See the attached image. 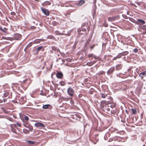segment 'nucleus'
I'll return each mask as SVG.
<instances>
[{"label": "nucleus", "mask_w": 146, "mask_h": 146, "mask_svg": "<svg viewBox=\"0 0 146 146\" xmlns=\"http://www.w3.org/2000/svg\"><path fill=\"white\" fill-rule=\"evenodd\" d=\"M44 50V48L43 46H40L38 47L36 49V52L37 53H38L40 50H41L42 51H43Z\"/></svg>", "instance_id": "obj_5"}, {"label": "nucleus", "mask_w": 146, "mask_h": 146, "mask_svg": "<svg viewBox=\"0 0 146 146\" xmlns=\"http://www.w3.org/2000/svg\"><path fill=\"white\" fill-rule=\"evenodd\" d=\"M23 125L25 127H27V126L25 125L24 124H23Z\"/></svg>", "instance_id": "obj_50"}, {"label": "nucleus", "mask_w": 146, "mask_h": 146, "mask_svg": "<svg viewBox=\"0 0 146 146\" xmlns=\"http://www.w3.org/2000/svg\"><path fill=\"white\" fill-rule=\"evenodd\" d=\"M21 35L19 34H16L15 35V36L17 37L18 38H20L21 37Z\"/></svg>", "instance_id": "obj_27"}, {"label": "nucleus", "mask_w": 146, "mask_h": 146, "mask_svg": "<svg viewBox=\"0 0 146 146\" xmlns=\"http://www.w3.org/2000/svg\"><path fill=\"white\" fill-rule=\"evenodd\" d=\"M26 142L29 145H32L34 144L35 143V142L30 141V140H26Z\"/></svg>", "instance_id": "obj_14"}, {"label": "nucleus", "mask_w": 146, "mask_h": 146, "mask_svg": "<svg viewBox=\"0 0 146 146\" xmlns=\"http://www.w3.org/2000/svg\"><path fill=\"white\" fill-rule=\"evenodd\" d=\"M35 1H39V0H35Z\"/></svg>", "instance_id": "obj_52"}, {"label": "nucleus", "mask_w": 146, "mask_h": 146, "mask_svg": "<svg viewBox=\"0 0 146 146\" xmlns=\"http://www.w3.org/2000/svg\"><path fill=\"white\" fill-rule=\"evenodd\" d=\"M0 30L1 31L3 32H4V33L6 32V31H5L2 28Z\"/></svg>", "instance_id": "obj_40"}, {"label": "nucleus", "mask_w": 146, "mask_h": 146, "mask_svg": "<svg viewBox=\"0 0 146 146\" xmlns=\"http://www.w3.org/2000/svg\"><path fill=\"white\" fill-rule=\"evenodd\" d=\"M35 125L36 127H38L40 129L43 128L44 127V125L43 124L39 122L36 123L35 124Z\"/></svg>", "instance_id": "obj_3"}, {"label": "nucleus", "mask_w": 146, "mask_h": 146, "mask_svg": "<svg viewBox=\"0 0 146 146\" xmlns=\"http://www.w3.org/2000/svg\"><path fill=\"white\" fill-rule=\"evenodd\" d=\"M121 53H120L118 54V55L116 56V57L118 58H120L121 57Z\"/></svg>", "instance_id": "obj_29"}, {"label": "nucleus", "mask_w": 146, "mask_h": 146, "mask_svg": "<svg viewBox=\"0 0 146 146\" xmlns=\"http://www.w3.org/2000/svg\"><path fill=\"white\" fill-rule=\"evenodd\" d=\"M139 76L141 77V78L143 79V77L146 76V72L144 71L143 72H141L139 74Z\"/></svg>", "instance_id": "obj_9"}, {"label": "nucleus", "mask_w": 146, "mask_h": 146, "mask_svg": "<svg viewBox=\"0 0 146 146\" xmlns=\"http://www.w3.org/2000/svg\"><path fill=\"white\" fill-rule=\"evenodd\" d=\"M40 40L39 39H36L34 41V42L35 43H38L40 42Z\"/></svg>", "instance_id": "obj_28"}, {"label": "nucleus", "mask_w": 146, "mask_h": 146, "mask_svg": "<svg viewBox=\"0 0 146 146\" xmlns=\"http://www.w3.org/2000/svg\"><path fill=\"white\" fill-rule=\"evenodd\" d=\"M55 33L56 35H66L64 34L63 33H61L59 31H55Z\"/></svg>", "instance_id": "obj_19"}, {"label": "nucleus", "mask_w": 146, "mask_h": 146, "mask_svg": "<svg viewBox=\"0 0 146 146\" xmlns=\"http://www.w3.org/2000/svg\"><path fill=\"white\" fill-rule=\"evenodd\" d=\"M94 47V46L93 45L90 47V48L91 49H93Z\"/></svg>", "instance_id": "obj_45"}, {"label": "nucleus", "mask_w": 146, "mask_h": 146, "mask_svg": "<svg viewBox=\"0 0 146 146\" xmlns=\"http://www.w3.org/2000/svg\"><path fill=\"white\" fill-rule=\"evenodd\" d=\"M138 51V49L137 48H135L133 50V52L135 53L137 52Z\"/></svg>", "instance_id": "obj_31"}, {"label": "nucleus", "mask_w": 146, "mask_h": 146, "mask_svg": "<svg viewBox=\"0 0 146 146\" xmlns=\"http://www.w3.org/2000/svg\"><path fill=\"white\" fill-rule=\"evenodd\" d=\"M8 119L11 121H12V120H13L12 118L10 117L8 118Z\"/></svg>", "instance_id": "obj_36"}, {"label": "nucleus", "mask_w": 146, "mask_h": 146, "mask_svg": "<svg viewBox=\"0 0 146 146\" xmlns=\"http://www.w3.org/2000/svg\"><path fill=\"white\" fill-rule=\"evenodd\" d=\"M129 20L132 21V22H133V20H134L133 19V18H131L130 19H129Z\"/></svg>", "instance_id": "obj_39"}, {"label": "nucleus", "mask_w": 146, "mask_h": 146, "mask_svg": "<svg viewBox=\"0 0 146 146\" xmlns=\"http://www.w3.org/2000/svg\"><path fill=\"white\" fill-rule=\"evenodd\" d=\"M88 57L90 58H92L93 57L95 59L97 58L96 56L94 55L93 54H90L88 55Z\"/></svg>", "instance_id": "obj_15"}, {"label": "nucleus", "mask_w": 146, "mask_h": 146, "mask_svg": "<svg viewBox=\"0 0 146 146\" xmlns=\"http://www.w3.org/2000/svg\"><path fill=\"white\" fill-rule=\"evenodd\" d=\"M1 28L0 27V30H1Z\"/></svg>", "instance_id": "obj_54"}, {"label": "nucleus", "mask_w": 146, "mask_h": 146, "mask_svg": "<svg viewBox=\"0 0 146 146\" xmlns=\"http://www.w3.org/2000/svg\"><path fill=\"white\" fill-rule=\"evenodd\" d=\"M25 119L27 121H28L29 119V118L27 116H25Z\"/></svg>", "instance_id": "obj_33"}, {"label": "nucleus", "mask_w": 146, "mask_h": 146, "mask_svg": "<svg viewBox=\"0 0 146 146\" xmlns=\"http://www.w3.org/2000/svg\"><path fill=\"white\" fill-rule=\"evenodd\" d=\"M128 52L127 51H125L121 53V54L122 56H125L128 54Z\"/></svg>", "instance_id": "obj_17"}, {"label": "nucleus", "mask_w": 146, "mask_h": 146, "mask_svg": "<svg viewBox=\"0 0 146 146\" xmlns=\"http://www.w3.org/2000/svg\"><path fill=\"white\" fill-rule=\"evenodd\" d=\"M50 105L49 104H47L44 105L42 107V108L46 109H47L48 106H50Z\"/></svg>", "instance_id": "obj_23"}, {"label": "nucleus", "mask_w": 146, "mask_h": 146, "mask_svg": "<svg viewBox=\"0 0 146 146\" xmlns=\"http://www.w3.org/2000/svg\"><path fill=\"white\" fill-rule=\"evenodd\" d=\"M138 86L140 87L141 88H142L143 85V83L141 81H139L138 83Z\"/></svg>", "instance_id": "obj_20"}, {"label": "nucleus", "mask_w": 146, "mask_h": 146, "mask_svg": "<svg viewBox=\"0 0 146 146\" xmlns=\"http://www.w3.org/2000/svg\"><path fill=\"white\" fill-rule=\"evenodd\" d=\"M96 62V61L94 60L93 61L91 62H88L87 63V64L88 65L90 66L92 65L93 64H95Z\"/></svg>", "instance_id": "obj_13"}, {"label": "nucleus", "mask_w": 146, "mask_h": 146, "mask_svg": "<svg viewBox=\"0 0 146 146\" xmlns=\"http://www.w3.org/2000/svg\"><path fill=\"white\" fill-rule=\"evenodd\" d=\"M11 14L12 15H15V12H12L11 13Z\"/></svg>", "instance_id": "obj_35"}, {"label": "nucleus", "mask_w": 146, "mask_h": 146, "mask_svg": "<svg viewBox=\"0 0 146 146\" xmlns=\"http://www.w3.org/2000/svg\"><path fill=\"white\" fill-rule=\"evenodd\" d=\"M5 38V37H2V38H3V39H4V38Z\"/></svg>", "instance_id": "obj_51"}, {"label": "nucleus", "mask_w": 146, "mask_h": 146, "mask_svg": "<svg viewBox=\"0 0 146 146\" xmlns=\"http://www.w3.org/2000/svg\"><path fill=\"white\" fill-rule=\"evenodd\" d=\"M42 4L45 5H50L51 4V3L49 1H47L44 2Z\"/></svg>", "instance_id": "obj_16"}, {"label": "nucleus", "mask_w": 146, "mask_h": 146, "mask_svg": "<svg viewBox=\"0 0 146 146\" xmlns=\"http://www.w3.org/2000/svg\"><path fill=\"white\" fill-rule=\"evenodd\" d=\"M115 67H111L110 68L108 71L107 73L108 74H110L112 73L114 70Z\"/></svg>", "instance_id": "obj_10"}, {"label": "nucleus", "mask_w": 146, "mask_h": 146, "mask_svg": "<svg viewBox=\"0 0 146 146\" xmlns=\"http://www.w3.org/2000/svg\"><path fill=\"white\" fill-rule=\"evenodd\" d=\"M23 132L25 134L29 133H30L29 130H27L26 129H24L23 130Z\"/></svg>", "instance_id": "obj_21"}, {"label": "nucleus", "mask_w": 146, "mask_h": 146, "mask_svg": "<svg viewBox=\"0 0 146 146\" xmlns=\"http://www.w3.org/2000/svg\"><path fill=\"white\" fill-rule=\"evenodd\" d=\"M7 99L6 98H4V99H3V101L4 102H5L6 101H7Z\"/></svg>", "instance_id": "obj_42"}, {"label": "nucleus", "mask_w": 146, "mask_h": 146, "mask_svg": "<svg viewBox=\"0 0 146 146\" xmlns=\"http://www.w3.org/2000/svg\"><path fill=\"white\" fill-rule=\"evenodd\" d=\"M56 77L59 78H61L63 76L62 73L61 72H58L56 74Z\"/></svg>", "instance_id": "obj_8"}, {"label": "nucleus", "mask_w": 146, "mask_h": 146, "mask_svg": "<svg viewBox=\"0 0 146 146\" xmlns=\"http://www.w3.org/2000/svg\"><path fill=\"white\" fill-rule=\"evenodd\" d=\"M82 96V94H80L78 95V96L80 98Z\"/></svg>", "instance_id": "obj_44"}, {"label": "nucleus", "mask_w": 146, "mask_h": 146, "mask_svg": "<svg viewBox=\"0 0 146 146\" xmlns=\"http://www.w3.org/2000/svg\"><path fill=\"white\" fill-rule=\"evenodd\" d=\"M12 93L11 92L10 93V95H9V96L8 97V98H12Z\"/></svg>", "instance_id": "obj_32"}, {"label": "nucleus", "mask_w": 146, "mask_h": 146, "mask_svg": "<svg viewBox=\"0 0 146 146\" xmlns=\"http://www.w3.org/2000/svg\"><path fill=\"white\" fill-rule=\"evenodd\" d=\"M41 9L43 13L45 15L47 16H48L49 15V12L48 9H44L42 7H41Z\"/></svg>", "instance_id": "obj_2"}, {"label": "nucleus", "mask_w": 146, "mask_h": 146, "mask_svg": "<svg viewBox=\"0 0 146 146\" xmlns=\"http://www.w3.org/2000/svg\"><path fill=\"white\" fill-rule=\"evenodd\" d=\"M118 17L117 16H113L112 17H109L108 18V21H115L117 19Z\"/></svg>", "instance_id": "obj_4"}, {"label": "nucleus", "mask_w": 146, "mask_h": 146, "mask_svg": "<svg viewBox=\"0 0 146 146\" xmlns=\"http://www.w3.org/2000/svg\"><path fill=\"white\" fill-rule=\"evenodd\" d=\"M3 102V100L0 99V103H1Z\"/></svg>", "instance_id": "obj_48"}, {"label": "nucleus", "mask_w": 146, "mask_h": 146, "mask_svg": "<svg viewBox=\"0 0 146 146\" xmlns=\"http://www.w3.org/2000/svg\"><path fill=\"white\" fill-rule=\"evenodd\" d=\"M27 80V79H25V80H23V83H25V82H26Z\"/></svg>", "instance_id": "obj_43"}, {"label": "nucleus", "mask_w": 146, "mask_h": 146, "mask_svg": "<svg viewBox=\"0 0 146 146\" xmlns=\"http://www.w3.org/2000/svg\"><path fill=\"white\" fill-rule=\"evenodd\" d=\"M85 3V1L83 0H81L79 1V2L77 4L78 6H80L84 4Z\"/></svg>", "instance_id": "obj_11"}, {"label": "nucleus", "mask_w": 146, "mask_h": 146, "mask_svg": "<svg viewBox=\"0 0 146 146\" xmlns=\"http://www.w3.org/2000/svg\"><path fill=\"white\" fill-rule=\"evenodd\" d=\"M57 52H59L60 53V50L58 49V48H57V49L56 50V51Z\"/></svg>", "instance_id": "obj_37"}, {"label": "nucleus", "mask_w": 146, "mask_h": 146, "mask_svg": "<svg viewBox=\"0 0 146 146\" xmlns=\"http://www.w3.org/2000/svg\"><path fill=\"white\" fill-rule=\"evenodd\" d=\"M9 94V92H5L4 94V97H7Z\"/></svg>", "instance_id": "obj_25"}, {"label": "nucleus", "mask_w": 146, "mask_h": 146, "mask_svg": "<svg viewBox=\"0 0 146 146\" xmlns=\"http://www.w3.org/2000/svg\"><path fill=\"white\" fill-rule=\"evenodd\" d=\"M32 130H33V129H31L30 128H29V129L28 130H29V131L30 130L31 131H32Z\"/></svg>", "instance_id": "obj_47"}, {"label": "nucleus", "mask_w": 146, "mask_h": 146, "mask_svg": "<svg viewBox=\"0 0 146 146\" xmlns=\"http://www.w3.org/2000/svg\"><path fill=\"white\" fill-rule=\"evenodd\" d=\"M59 84L61 86H64L66 84V83L64 81H62L59 82Z\"/></svg>", "instance_id": "obj_22"}, {"label": "nucleus", "mask_w": 146, "mask_h": 146, "mask_svg": "<svg viewBox=\"0 0 146 146\" xmlns=\"http://www.w3.org/2000/svg\"><path fill=\"white\" fill-rule=\"evenodd\" d=\"M117 58L116 57H116H114L113 58V60H116L117 59Z\"/></svg>", "instance_id": "obj_41"}, {"label": "nucleus", "mask_w": 146, "mask_h": 146, "mask_svg": "<svg viewBox=\"0 0 146 146\" xmlns=\"http://www.w3.org/2000/svg\"><path fill=\"white\" fill-rule=\"evenodd\" d=\"M121 141H122V140H121Z\"/></svg>", "instance_id": "obj_53"}, {"label": "nucleus", "mask_w": 146, "mask_h": 146, "mask_svg": "<svg viewBox=\"0 0 146 146\" xmlns=\"http://www.w3.org/2000/svg\"><path fill=\"white\" fill-rule=\"evenodd\" d=\"M109 106L108 104L106 105L103 107L104 110L106 111H110L111 110V108Z\"/></svg>", "instance_id": "obj_6"}, {"label": "nucleus", "mask_w": 146, "mask_h": 146, "mask_svg": "<svg viewBox=\"0 0 146 146\" xmlns=\"http://www.w3.org/2000/svg\"><path fill=\"white\" fill-rule=\"evenodd\" d=\"M100 95H101V96L102 97V98H106V96H105V95L103 93H101L100 94Z\"/></svg>", "instance_id": "obj_30"}, {"label": "nucleus", "mask_w": 146, "mask_h": 146, "mask_svg": "<svg viewBox=\"0 0 146 146\" xmlns=\"http://www.w3.org/2000/svg\"><path fill=\"white\" fill-rule=\"evenodd\" d=\"M123 65L121 64H119L115 66V69L116 70H119L121 69Z\"/></svg>", "instance_id": "obj_7"}, {"label": "nucleus", "mask_w": 146, "mask_h": 146, "mask_svg": "<svg viewBox=\"0 0 146 146\" xmlns=\"http://www.w3.org/2000/svg\"><path fill=\"white\" fill-rule=\"evenodd\" d=\"M16 123L18 126L19 127H21V125L20 123H19L18 122H17Z\"/></svg>", "instance_id": "obj_34"}, {"label": "nucleus", "mask_w": 146, "mask_h": 146, "mask_svg": "<svg viewBox=\"0 0 146 146\" xmlns=\"http://www.w3.org/2000/svg\"><path fill=\"white\" fill-rule=\"evenodd\" d=\"M131 68H129V69H128V70H127V71H129V70H131Z\"/></svg>", "instance_id": "obj_49"}, {"label": "nucleus", "mask_w": 146, "mask_h": 146, "mask_svg": "<svg viewBox=\"0 0 146 146\" xmlns=\"http://www.w3.org/2000/svg\"><path fill=\"white\" fill-rule=\"evenodd\" d=\"M111 112L112 113H114V111H113L112 110H111Z\"/></svg>", "instance_id": "obj_46"}, {"label": "nucleus", "mask_w": 146, "mask_h": 146, "mask_svg": "<svg viewBox=\"0 0 146 146\" xmlns=\"http://www.w3.org/2000/svg\"><path fill=\"white\" fill-rule=\"evenodd\" d=\"M131 111L135 115L137 113V111L135 109L132 108L131 109Z\"/></svg>", "instance_id": "obj_24"}, {"label": "nucleus", "mask_w": 146, "mask_h": 146, "mask_svg": "<svg viewBox=\"0 0 146 146\" xmlns=\"http://www.w3.org/2000/svg\"><path fill=\"white\" fill-rule=\"evenodd\" d=\"M67 92L69 95L72 96L74 95V91L73 89L71 87H69L67 90Z\"/></svg>", "instance_id": "obj_1"}, {"label": "nucleus", "mask_w": 146, "mask_h": 146, "mask_svg": "<svg viewBox=\"0 0 146 146\" xmlns=\"http://www.w3.org/2000/svg\"><path fill=\"white\" fill-rule=\"evenodd\" d=\"M109 106L111 108V109H113V108H115V105L114 104H109Z\"/></svg>", "instance_id": "obj_18"}, {"label": "nucleus", "mask_w": 146, "mask_h": 146, "mask_svg": "<svg viewBox=\"0 0 146 146\" xmlns=\"http://www.w3.org/2000/svg\"><path fill=\"white\" fill-rule=\"evenodd\" d=\"M56 23L55 21H54L52 22V24L53 25H56Z\"/></svg>", "instance_id": "obj_38"}, {"label": "nucleus", "mask_w": 146, "mask_h": 146, "mask_svg": "<svg viewBox=\"0 0 146 146\" xmlns=\"http://www.w3.org/2000/svg\"><path fill=\"white\" fill-rule=\"evenodd\" d=\"M57 48H58L57 47H55L54 46H53L52 47V49L53 50L55 51H56Z\"/></svg>", "instance_id": "obj_26"}, {"label": "nucleus", "mask_w": 146, "mask_h": 146, "mask_svg": "<svg viewBox=\"0 0 146 146\" xmlns=\"http://www.w3.org/2000/svg\"><path fill=\"white\" fill-rule=\"evenodd\" d=\"M137 21L139 23V24H144L145 23V22L144 20L140 19H138Z\"/></svg>", "instance_id": "obj_12"}]
</instances>
